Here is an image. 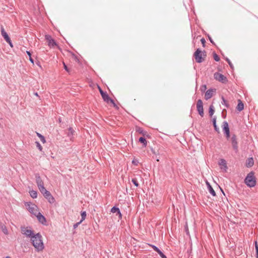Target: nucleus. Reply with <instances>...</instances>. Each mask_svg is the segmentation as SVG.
I'll use <instances>...</instances> for the list:
<instances>
[{
    "instance_id": "f257e3e1",
    "label": "nucleus",
    "mask_w": 258,
    "mask_h": 258,
    "mask_svg": "<svg viewBox=\"0 0 258 258\" xmlns=\"http://www.w3.org/2000/svg\"><path fill=\"white\" fill-rule=\"evenodd\" d=\"M30 240L36 251H40L44 249V246L42 241V237L39 233L35 234L30 238Z\"/></svg>"
},
{
    "instance_id": "f03ea898",
    "label": "nucleus",
    "mask_w": 258,
    "mask_h": 258,
    "mask_svg": "<svg viewBox=\"0 0 258 258\" xmlns=\"http://www.w3.org/2000/svg\"><path fill=\"white\" fill-rule=\"evenodd\" d=\"M256 178L253 171H251L247 174L244 179L245 184L249 187H253L256 185Z\"/></svg>"
},
{
    "instance_id": "7ed1b4c3",
    "label": "nucleus",
    "mask_w": 258,
    "mask_h": 258,
    "mask_svg": "<svg viewBox=\"0 0 258 258\" xmlns=\"http://www.w3.org/2000/svg\"><path fill=\"white\" fill-rule=\"evenodd\" d=\"M205 53V51L202 52L199 48H198L194 54L196 62L198 63L203 62L205 60V57L206 56Z\"/></svg>"
},
{
    "instance_id": "20e7f679",
    "label": "nucleus",
    "mask_w": 258,
    "mask_h": 258,
    "mask_svg": "<svg viewBox=\"0 0 258 258\" xmlns=\"http://www.w3.org/2000/svg\"><path fill=\"white\" fill-rule=\"evenodd\" d=\"M21 230L22 233L28 238H31L35 234L33 231L30 229V227H21Z\"/></svg>"
},
{
    "instance_id": "39448f33",
    "label": "nucleus",
    "mask_w": 258,
    "mask_h": 258,
    "mask_svg": "<svg viewBox=\"0 0 258 258\" xmlns=\"http://www.w3.org/2000/svg\"><path fill=\"white\" fill-rule=\"evenodd\" d=\"M232 144V148L234 151L237 153L238 151V142L235 134H232L230 139L229 140Z\"/></svg>"
},
{
    "instance_id": "423d86ee",
    "label": "nucleus",
    "mask_w": 258,
    "mask_h": 258,
    "mask_svg": "<svg viewBox=\"0 0 258 258\" xmlns=\"http://www.w3.org/2000/svg\"><path fill=\"white\" fill-rule=\"evenodd\" d=\"M214 77L215 79L222 83H226L228 81L227 78L225 76L218 72L214 73Z\"/></svg>"
},
{
    "instance_id": "0eeeda50",
    "label": "nucleus",
    "mask_w": 258,
    "mask_h": 258,
    "mask_svg": "<svg viewBox=\"0 0 258 258\" xmlns=\"http://www.w3.org/2000/svg\"><path fill=\"white\" fill-rule=\"evenodd\" d=\"M197 111L201 117L204 116L203 103L201 99H199L197 103Z\"/></svg>"
},
{
    "instance_id": "6e6552de",
    "label": "nucleus",
    "mask_w": 258,
    "mask_h": 258,
    "mask_svg": "<svg viewBox=\"0 0 258 258\" xmlns=\"http://www.w3.org/2000/svg\"><path fill=\"white\" fill-rule=\"evenodd\" d=\"M45 38L47 42H48V45L50 47H54L55 46L57 45V44L54 40V39H53L51 36L49 35H46L45 36Z\"/></svg>"
},
{
    "instance_id": "1a4fd4ad",
    "label": "nucleus",
    "mask_w": 258,
    "mask_h": 258,
    "mask_svg": "<svg viewBox=\"0 0 258 258\" xmlns=\"http://www.w3.org/2000/svg\"><path fill=\"white\" fill-rule=\"evenodd\" d=\"M216 90L215 89H208L205 93V99L206 100L210 99L212 97L213 95V92H215Z\"/></svg>"
},
{
    "instance_id": "9d476101",
    "label": "nucleus",
    "mask_w": 258,
    "mask_h": 258,
    "mask_svg": "<svg viewBox=\"0 0 258 258\" xmlns=\"http://www.w3.org/2000/svg\"><path fill=\"white\" fill-rule=\"evenodd\" d=\"M219 165L220 166V168L223 170L224 172H226L228 169L227 166V163L225 159H221L219 162Z\"/></svg>"
},
{
    "instance_id": "9b49d317",
    "label": "nucleus",
    "mask_w": 258,
    "mask_h": 258,
    "mask_svg": "<svg viewBox=\"0 0 258 258\" xmlns=\"http://www.w3.org/2000/svg\"><path fill=\"white\" fill-rule=\"evenodd\" d=\"M36 178V182L37 185L38 187H40L44 185V183L42 180L41 179L39 174L38 173L35 174V175Z\"/></svg>"
},
{
    "instance_id": "f8f14e48",
    "label": "nucleus",
    "mask_w": 258,
    "mask_h": 258,
    "mask_svg": "<svg viewBox=\"0 0 258 258\" xmlns=\"http://www.w3.org/2000/svg\"><path fill=\"white\" fill-rule=\"evenodd\" d=\"M47 200L48 202L50 204H53L55 202V199L51 195L49 191L46 192V194L43 196Z\"/></svg>"
},
{
    "instance_id": "ddd939ff",
    "label": "nucleus",
    "mask_w": 258,
    "mask_h": 258,
    "mask_svg": "<svg viewBox=\"0 0 258 258\" xmlns=\"http://www.w3.org/2000/svg\"><path fill=\"white\" fill-rule=\"evenodd\" d=\"M99 92H100V93L103 98V99L104 100V101H107V100L109 99V95H108V94L105 92H104L101 88L100 87H99Z\"/></svg>"
},
{
    "instance_id": "4468645a",
    "label": "nucleus",
    "mask_w": 258,
    "mask_h": 258,
    "mask_svg": "<svg viewBox=\"0 0 258 258\" xmlns=\"http://www.w3.org/2000/svg\"><path fill=\"white\" fill-rule=\"evenodd\" d=\"M151 246L152 247L153 249L155 251H157L159 254L161 258H167L166 255L162 252V251L158 247L154 245H151Z\"/></svg>"
},
{
    "instance_id": "2eb2a0df",
    "label": "nucleus",
    "mask_w": 258,
    "mask_h": 258,
    "mask_svg": "<svg viewBox=\"0 0 258 258\" xmlns=\"http://www.w3.org/2000/svg\"><path fill=\"white\" fill-rule=\"evenodd\" d=\"M253 164H254V161H253V159L252 157L248 158L246 160L245 166L247 167H248V168L251 167L252 166H253Z\"/></svg>"
},
{
    "instance_id": "dca6fc26",
    "label": "nucleus",
    "mask_w": 258,
    "mask_h": 258,
    "mask_svg": "<svg viewBox=\"0 0 258 258\" xmlns=\"http://www.w3.org/2000/svg\"><path fill=\"white\" fill-rule=\"evenodd\" d=\"M38 221L42 224H44L46 222V219L45 217L42 215L40 213H38L36 216Z\"/></svg>"
},
{
    "instance_id": "f3484780",
    "label": "nucleus",
    "mask_w": 258,
    "mask_h": 258,
    "mask_svg": "<svg viewBox=\"0 0 258 258\" xmlns=\"http://www.w3.org/2000/svg\"><path fill=\"white\" fill-rule=\"evenodd\" d=\"M1 34L6 41H7V40L9 41V39H10V38L9 37L8 33L5 31V30L3 26L1 27Z\"/></svg>"
},
{
    "instance_id": "a211bd4d",
    "label": "nucleus",
    "mask_w": 258,
    "mask_h": 258,
    "mask_svg": "<svg viewBox=\"0 0 258 258\" xmlns=\"http://www.w3.org/2000/svg\"><path fill=\"white\" fill-rule=\"evenodd\" d=\"M222 129L223 133L230 131L228 123L226 121L223 122Z\"/></svg>"
},
{
    "instance_id": "6ab92c4d",
    "label": "nucleus",
    "mask_w": 258,
    "mask_h": 258,
    "mask_svg": "<svg viewBox=\"0 0 258 258\" xmlns=\"http://www.w3.org/2000/svg\"><path fill=\"white\" fill-rule=\"evenodd\" d=\"M244 108V105L242 101L240 100H238V103L237 104V106L236 107V109L239 111H241Z\"/></svg>"
},
{
    "instance_id": "aec40b11",
    "label": "nucleus",
    "mask_w": 258,
    "mask_h": 258,
    "mask_svg": "<svg viewBox=\"0 0 258 258\" xmlns=\"http://www.w3.org/2000/svg\"><path fill=\"white\" fill-rule=\"evenodd\" d=\"M28 206L29 207L28 209L29 211L31 213L34 214V211L36 210V208H37L36 206L35 205H29Z\"/></svg>"
},
{
    "instance_id": "412c9836",
    "label": "nucleus",
    "mask_w": 258,
    "mask_h": 258,
    "mask_svg": "<svg viewBox=\"0 0 258 258\" xmlns=\"http://www.w3.org/2000/svg\"><path fill=\"white\" fill-rule=\"evenodd\" d=\"M74 132L75 131L73 129V128L72 127H70L68 128V132L67 133L68 136L71 139L73 136Z\"/></svg>"
},
{
    "instance_id": "4be33fe9",
    "label": "nucleus",
    "mask_w": 258,
    "mask_h": 258,
    "mask_svg": "<svg viewBox=\"0 0 258 258\" xmlns=\"http://www.w3.org/2000/svg\"><path fill=\"white\" fill-rule=\"evenodd\" d=\"M213 124L214 127V130L217 132L218 133H219V128L218 127V126L216 124V117H214L213 119Z\"/></svg>"
},
{
    "instance_id": "5701e85b",
    "label": "nucleus",
    "mask_w": 258,
    "mask_h": 258,
    "mask_svg": "<svg viewBox=\"0 0 258 258\" xmlns=\"http://www.w3.org/2000/svg\"><path fill=\"white\" fill-rule=\"evenodd\" d=\"M139 141L143 144L144 147L147 146V141L144 137H140L139 139Z\"/></svg>"
},
{
    "instance_id": "b1692460",
    "label": "nucleus",
    "mask_w": 258,
    "mask_h": 258,
    "mask_svg": "<svg viewBox=\"0 0 258 258\" xmlns=\"http://www.w3.org/2000/svg\"><path fill=\"white\" fill-rule=\"evenodd\" d=\"M30 196L33 199H35L37 197V192L36 190H31L29 191Z\"/></svg>"
},
{
    "instance_id": "393cba45",
    "label": "nucleus",
    "mask_w": 258,
    "mask_h": 258,
    "mask_svg": "<svg viewBox=\"0 0 258 258\" xmlns=\"http://www.w3.org/2000/svg\"><path fill=\"white\" fill-rule=\"evenodd\" d=\"M222 99V102L221 104L223 105H224L226 108L229 107V104L228 103L225 98L222 96L221 97Z\"/></svg>"
},
{
    "instance_id": "a878e982",
    "label": "nucleus",
    "mask_w": 258,
    "mask_h": 258,
    "mask_svg": "<svg viewBox=\"0 0 258 258\" xmlns=\"http://www.w3.org/2000/svg\"><path fill=\"white\" fill-rule=\"evenodd\" d=\"M0 226H1V229L2 230V231L3 232V233L5 234H8V231L7 229V227L6 226L4 225L3 224L1 223L0 224Z\"/></svg>"
},
{
    "instance_id": "bb28decb",
    "label": "nucleus",
    "mask_w": 258,
    "mask_h": 258,
    "mask_svg": "<svg viewBox=\"0 0 258 258\" xmlns=\"http://www.w3.org/2000/svg\"><path fill=\"white\" fill-rule=\"evenodd\" d=\"M38 189L43 196H44L46 194V192H47L48 191L46 189L44 185L39 187Z\"/></svg>"
},
{
    "instance_id": "cd10ccee",
    "label": "nucleus",
    "mask_w": 258,
    "mask_h": 258,
    "mask_svg": "<svg viewBox=\"0 0 258 258\" xmlns=\"http://www.w3.org/2000/svg\"><path fill=\"white\" fill-rule=\"evenodd\" d=\"M214 111L215 110L213 105H210L209 109V112L210 116H212L213 115Z\"/></svg>"
},
{
    "instance_id": "c85d7f7f",
    "label": "nucleus",
    "mask_w": 258,
    "mask_h": 258,
    "mask_svg": "<svg viewBox=\"0 0 258 258\" xmlns=\"http://www.w3.org/2000/svg\"><path fill=\"white\" fill-rule=\"evenodd\" d=\"M136 131L140 133V134L145 136L146 135L147 132L143 130V129L141 127H138L137 128Z\"/></svg>"
},
{
    "instance_id": "c756f323",
    "label": "nucleus",
    "mask_w": 258,
    "mask_h": 258,
    "mask_svg": "<svg viewBox=\"0 0 258 258\" xmlns=\"http://www.w3.org/2000/svg\"><path fill=\"white\" fill-rule=\"evenodd\" d=\"M208 190L210 192V193L213 196H216V192L215 191V190H214V189L213 188V187H212V186H209V188H208Z\"/></svg>"
},
{
    "instance_id": "7c9ffc66",
    "label": "nucleus",
    "mask_w": 258,
    "mask_h": 258,
    "mask_svg": "<svg viewBox=\"0 0 258 258\" xmlns=\"http://www.w3.org/2000/svg\"><path fill=\"white\" fill-rule=\"evenodd\" d=\"M119 211V209L115 206L113 207L111 209V212L113 213H117Z\"/></svg>"
},
{
    "instance_id": "2f4dec72",
    "label": "nucleus",
    "mask_w": 258,
    "mask_h": 258,
    "mask_svg": "<svg viewBox=\"0 0 258 258\" xmlns=\"http://www.w3.org/2000/svg\"><path fill=\"white\" fill-rule=\"evenodd\" d=\"M37 135L38 137H39L41 141L43 143H45L46 142V141H45V139L44 138V137L43 136H42V135H41L39 133H37Z\"/></svg>"
},
{
    "instance_id": "473e14b6",
    "label": "nucleus",
    "mask_w": 258,
    "mask_h": 258,
    "mask_svg": "<svg viewBox=\"0 0 258 258\" xmlns=\"http://www.w3.org/2000/svg\"><path fill=\"white\" fill-rule=\"evenodd\" d=\"M105 102L107 103L110 102L113 104L114 107H115L116 108L118 107L116 105V104H115V103L114 102V100L110 98V97H109V99L107 100V101H105Z\"/></svg>"
},
{
    "instance_id": "72a5a7b5",
    "label": "nucleus",
    "mask_w": 258,
    "mask_h": 258,
    "mask_svg": "<svg viewBox=\"0 0 258 258\" xmlns=\"http://www.w3.org/2000/svg\"><path fill=\"white\" fill-rule=\"evenodd\" d=\"M81 215V220H80V222H82L86 218V213L85 211L82 212Z\"/></svg>"
},
{
    "instance_id": "f704fd0d",
    "label": "nucleus",
    "mask_w": 258,
    "mask_h": 258,
    "mask_svg": "<svg viewBox=\"0 0 258 258\" xmlns=\"http://www.w3.org/2000/svg\"><path fill=\"white\" fill-rule=\"evenodd\" d=\"M26 53L29 56L30 61L32 63L34 64V60H33V59L31 57V52L30 51H26Z\"/></svg>"
},
{
    "instance_id": "c9c22d12",
    "label": "nucleus",
    "mask_w": 258,
    "mask_h": 258,
    "mask_svg": "<svg viewBox=\"0 0 258 258\" xmlns=\"http://www.w3.org/2000/svg\"><path fill=\"white\" fill-rule=\"evenodd\" d=\"M254 246L255 248V257L258 258V244L256 241L254 242Z\"/></svg>"
},
{
    "instance_id": "e433bc0d",
    "label": "nucleus",
    "mask_w": 258,
    "mask_h": 258,
    "mask_svg": "<svg viewBox=\"0 0 258 258\" xmlns=\"http://www.w3.org/2000/svg\"><path fill=\"white\" fill-rule=\"evenodd\" d=\"M132 182H133V183L136 186V187H138L139 186V183H138V180L136 178H132Z\"/></svg>"
},
{
    "instance_id": "4c0bfd02",
    "label": "nucleus",
    "mask_w": 258,
    "mask_h": 258,
    "mask_svg": "<svg viewBox=\"0 0 258 258\" xmlns=\"http://www.w3.org/2000/svg\"><path fill=\"white\" fill-rule=\"evenodd\" d=\"M213 57L215 61H219L220 60L219 56L215 53H213Z\"/></svg>"
},
{
    "instance_id": "58836bf2",
    "label": "nucleus",
    "mask_w": 258,
    "mask_h": 258,
    "mask_svg": "<svg viewBox=\"0 0 258 258\" xmlns=\"http://www.w3.org/2000/svg\"><path fill=\"white\" fill-rule=\"evenodd\" d=\"M224 134L225 135L226 139L228 140H229L230 139V138L231 137V135H230V131L226 132V133H224Z\"/></svg>"
},
{
    "instance_id": "ea45409f",
    "label": "nucleus",
    "mask_w": 258,
    "mask_h": 258,
    "mask_svg": "<svg viewBox=\"0 0 258 258\" xmlns=\"http://www.w3.org/2000/svg\"><path fill=\"white\" fill-rule=\"evenodd\" d=\"M35 143H36V147H37V148H38L40 151H42V147L41 145H40V144L39 143V142H38V141H36V142H35Z\"/></svg>"
},
{
    "instance_id": "a19ab883",
    "label": "nucleus",
    "mask_w": 258,
    "mask_h": 258,
    "mask_svg": "<svg viewBox=\"0 0 258 258\" xmlns=\"http://www.w3.org/2000/svg\"><path fill=\"white\" fill-rule=\"evenodd\" d=\"M226 61L228 63L229 66L230 67V68L231 69H233V65L232 64V63H231V61L230 60V59L228 58H226Z\"/></svg>"
},
{
    "instance_id": "79ce46f5",
    "label": "nucleus",
    "mask_w": 258,
    "mask_h": 258,
    "mask_svg": "<svg viewBox=\"0 0 258 258\" xmlns=\"http://www.w3.org/2000/svg\"><path fill=\"white\" fill-rule=\"evenodd\" d=\"M63 64L64 69L67 72H68L69 73H70V71L69 69L68 68L67 66L65 64L64 62H63Z\"/></svg>"
},
{
    "instance_id": "37998d69",
    "label": "nucleus",
    "mask_w": 258,
    "mask_h": 258,
    "mask_svg": "<svg viewBox=\"0 0 258 258\" xmlns=\"http://www.w3.org/2000/svg\"><path fill=\"white\" fill-rule=\"evenodd\" d=\"M82 222H80V221L76 223H75L74 226V229H76L78 227V226Z\"/></svg>"
},
{
    "instance_id": "c03bdc74",
    "label": "nucleus",
    "mask_w": 258,
    "mask_h": 258,
    "mask_svg": "<svg viewBox=\"0 0 258 258\" xmlns=\"http://www.w3.org/2000/svg\"><path fill=\"white\" fill-rule=\"evenodd\" d=\"M201 41L203 44V47H205V43H206V40L204 38H202L201 39Z\"/></svg>"
},
{
    "instance_id": "a18cd8bd",
    "label": "nucleus",
    "mask_w": 258,
    "mask_h": 258,
    "mask_svg": "<svg viewBox=\"0 0 258 258\" xmlns=\"http://www.w3.org/2000/svg\"><path fill=\"white\" fill-rule=\"evenodd\" d=\"M6 42L9 43V44L10 45V46L11 47H13V43L12 42V41H11V39H9V40H7Z\"/></svg>"
},
{
    "instance_id": "49530a36",
    "label": "nucleus",
    "mask_w": 258,
    "mask_h": 258,
    "mask_svg": "<svg viewBox=\"0 0 258 258\" xmlns=\"http://www.w3.org/2000/svg\"><path fill=\"white\" fill-rule=\"evenodd\" d=\"M116 215L118 217L119 219H121L122 218V214L120 212V211L116 213Z\"/></svg>"
},
{
    "instance_id": "de8ad7c7",
    "label": "nucleus",
    "mask_w": 258,
    "mask_h": 258,
    "mask_svg": "<svg viewBox=\"0 0 258 258\" xmlns=\"http://www.w3.org/2000/svg\"><path fill=\"white\" fill-rule=\"evenodd\" d=\"M208 38L210 40V41L211 42V43H212L213 44H214L215 45V43L213 41V39H212V38L210 37V36L209 35H208Z\"/></svg>"
},
{
    "instance_id": "09e8293b",
    "label": "nucleus",
    "mask_w": 258,
    "mask_h": 258,
    "mask_svg": "<svg viewBox=\"0 0 258 258\" xmlns=\"http://www.w3.org/2000/svg\"><path fill=\"white\" fill-rule=\"evenodd\" d=\"M132 163H133V164L137 165L138 164V161H135V160H133L132 161Z\"/></svg>"
},
{
    "instance_id": "8fccbe9b",
    "label": "nucleus",
    "mask_w": 258,
    "mask_h": 258,
    "mask_svg": "<svg viewBox=\"0 0 258 258\" xmlns=\"http://www.w3.org/2000/svg\"><path fill=\"white\" fill-rule=\"evenodd\" d=\"M153 158H155L157 161H159V158L157 157V155H156L155 157H153Z\"/></svg>"
},
{
    "instance_id": "3c124183",
    "label": "nucleus",
    "mask_w": 258,
    "mask_h": 258,
    "mask_svg": "<svg viewBox=\"0 0 258 258\" xmlns=\"http://www.w3.org/2000/svg\"><path fill=\"white\" fill-rule=\"evenodd\" d=\"M207 184L208 188H209V186H211V185H210V184L208 182H207Z\"/></svg>"
},
{
    "instance_id": "603ef678",
    "label": "nucleus",
    "mask_w": 258,
    "mask_h": 258,
    "mask_svg": "<svg viewBox=\"0 0 258 258\" xmlns=\"http://www.w3.org/2000/svg\"><path fill=\"white\" fill-rule=\"evenodd\" d=\"M152 152L153 154H154L155 155V156L157 155L154 150H152Z\"/></svg>"
},
{
    "instance_id": "864d4df0",
    "label": "nucleus",
    "mask_w": 258,
    "mask_h": 258,
    "mask_svg": "<svg viewBox=\"0 0 258 258\" xmlns=\"http://www.w3.org/2000/svg\"><path fill=\"white\" fill-rule=\"evenodd\" d=\"M186 234H188L189 232H188V228H186Z\"/></svg>"
},
{
    "instance_id": "5fc2aeb1",
    "label": "nucleus",
    "mask_w": 258,
    "mask_h": 258,
    "mask_svg": "<svg viewBox=\"0 0 258 258\" xmlns=\"http://www.w3.org/2000/svg\"><path fill=\"white\" fill-rule=\"evenodd\" d=\"M203 87H203V89H206V86L205 85H204V86H203Z\"/></svg>"
},
{
    "instance_id": "6e6d98bb",
    "label": "nucleus",
    "mask_w": 258,
    "mask_h": 258,
    "mask_svg": "<svg viewBox=\"0 0 258 258\" xmlns=\"http://www.w3.org/2000/svg\"><path fill=\"white\" fill-rule=\"evenodd\" d=\"M203 87H203V89H206V86L205 85H204V86H203Z\"/></svg>"
},
{
    "instance_id": "4d7b16f0",
    "label": "nucleus",
    "mask_w": 258,
    "mask_h": 258,
    "mask_svg": "<svg viewBox=\"0 0 258 258\" xmlns=\"http://www.w3.org/2000/svg\"><path fill=\"white\" fill-rule=\"evenodd\" d=\"M34 94H35V95H36L37 96H38V93L37 92L35 93Z\"/></svg>"
},
{
    "instance_id": "13d9d810",
    "label": "nucleus",
    "mask_w": 258,
    "mask_h": 258,
    "mask_svg": "<svg viewBox=\"0 0 258 258\" xmlns=\"http://www.w3.org/2000/svg\"><path fill=\"white\" fill-rule=\"evenodd\" d=\"M221 191L223 192V194H224V191L222 188H220Z\"/></svg>"
},
{
    "instance_id": "bf43d9fd",
    "label": "nucleus",
    "mask_w": 258,
    "mask_h": 258,
    "mask_svg": "<svg viewBox=\"0 0 258 258\" xmlns=\"http://www.w3.org/2000/svg\"><path fill=\"white\" fill-rule=\"evenodd\" d=\"M5 258H11L9 256H6Z\"/></svg>"
}]
</instances>
